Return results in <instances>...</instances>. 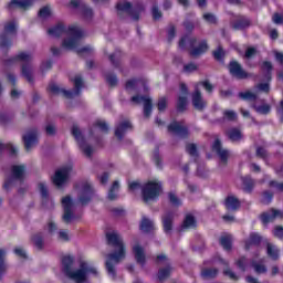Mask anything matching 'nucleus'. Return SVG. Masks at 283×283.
<instances>
[{
    "label": "nucleus",
    "instance_id": "6ab92c4d",
    "mask_svg": "<svg viewBox=\"0 0 283 283\" xmlns=\"http://www.w3.org/2000/svg\"><path fill=\"white\" fill-rule=\"evenodd\" d=\"M259 218L262 224H269L273 222L275 218H283V213L282 211L272 208L270 211L262 212Z\"/></svg>",
    "mask_w": 283,
    "mask_h": 283
},
{
    "label": "nucleus",
    "instance_id": "423d86ee",
    "mask_svg": "<svg viewBox=\"0 0 283 283\" xmlns=\"http://www.w3.org/2000/svg\"><path fill=\"white\" fill-rule=\"evenodd\" d=\"M163 192V184L160 181L150 180L142 187V198L145 202H151L160 198Z\"/></svg>",
    "mask_w": 283,
    "mask_h": 283
},
{
    "label": "nucleus",
    "instance_id": "a878e982",
    "mask_svg": "<svg viewBox=\"0 0 283 283\" xmlns=\"http://www.w3.org/2000/svg\"><path fill=\"white\" fill-rule=\"evenodd\" d=\"M34 0H11L8 3V10H12L13 8H20L21 10H28V8L32 7Z\"/></svg>",
    "mask_w": 283,
    "mask_h": 283
},
{
    "label": "nucleus",
    "instance_id": "a211bd4d",
    "mask_svg": "<svg viewBox=\"0 0 283 283\" xmlns=\"http://www.w3.org/2000/svg\"><path fill=\"white\" fill-rule=\"evenodd\" d=\"M192 98V105L195 109H198V112H202L205 107H207V102L202 98V92H200V88L198 85L195 87V92L191 94Z\"/></svg>",
    "mask_w": 283,
    "mask_h": 283
},
{
    "label": "nucleus",
    "instance_id": "393cba45",
    "mask_svg": "<svg viewBox=\"0 0 283 283\" xmlns=\"http://www.w3.org/2000/svg\"><path fill=\"white\" fill-rule=\"evenodd\" d=\"M133 253L135 255V260L137 264H140V266H145V264H147V256L145 255V249H143L140 244H136L133 247Z\"/></svg>",
    "mask_w": 283,
    "mask_h": 283
},
{
    "label": "nucleus",
    "instance_id": "c85d7f7f",
    "mask_svg": "<svg viewBox=\"0 0 283 283\" xmlns=\"http://www.w3.org/2000/svg\"><path fill=\"white\" fill-rule=\"evenodd\" d=\"M262 244V237L255 232L250 233L249 239L245 240V251L252 247H260Z\"/></svg>",
    "mask_w": 283,
    "mask_h": 283
},
{
    "label": "nucleus",
    "instance_id": "79ce46f5",
    "mask_svg": "<svg viewBox=\"0 0 283 283\" xmlns=\"http://www.w3.org/2000/svg\"><path fill=\"white\" fill-rule=\"evenodd\" d=\"M120 56H122L120 51H115L113 54L108 56L113 67H116V69L120 67Z\"/></svg>",
    "mask_w": 283,
    "mask_h": 283
},
{
    "label": "nucleus",
    "instance_id": "c9c22d12",
    "mask_svg": "<svg viewBox=\"0 0 283 283\" xmlns=\"http://www.w3.org/2000/svg\"><path fill=\"white\" fill-rule=\"evenodd\" d=\"M118 189H120V184H118V180H115L109 190H108V195H107V198L108 200H116V198H118V196L116 193H118Z\"/></svg>",
    "mask_w": 283,
    "mask_h": 283
},
{
    "label": "nucleus",
    "instance_id": "7c9ffc66",
    "mask_svg": "<svg viewBox=\"0 0 283 283\" xmlns=\"http://www.w3.org/2000/svg\"><path fill=\"white\" fill-rule=\"evenodd\" d=\"M218 273H220L218 268H205L201 270V277L203 280H216Z\"/></svg>",
    "mask_w": 283,
    "mask_h": 283
},
{
    "label": "nucleus",
    "instance_id": "052dcab7",
    "mask_svg": "<svg viewBox=\"0 0 283 283\" xmlns=\"http://www.w3.org/2000/svg\"><path fill=\"white\" fill-rule=\"evenodd\" d=\"M256 157L262 158V160H266L269 154L266 153V149H264V147L259 146L256 147Z\"/></svg>",
    "mask_w": 283,
    "mask_h": 283
},
{
    "label": "nucleus",
    "instance_id": "09e8293b",
    "mask_svg": "<svg viewBox=\"0 0 283 283\" xmlns=\"http://www.w3.org/2000/svg\"><path fill=\"white\" fill-rule=\"evenodd\" d=\"M239 98H241V101H258V95L250 91L240 92Z\"/></svg>",
    "mask_w": 283,
    "mask_h": 283
},
{
    "label": "nucleus",
    "instance_id": "58836bf2",
    "mask_svg": "<svg viewBox=\"0 0 283 283\" xmlns=\"http://www.w3.org/2000/svg\"><path fill=\"white\" fill-rule=\"evenodd\" d=\"M169 275H171V266L161 268L158 270L157 279L159 282H165Z\"/></svg>",
    "mask_w": 283,
    "mask_h": 283
},
{
    "label": "nucleus",
    "instance_id": "7ed1b4c3",
    "mask_svg": "<svg viewBox=\"0 0 283 283\" xmlns=\"http://www.w3.org/2000/svg\"><path fill=\"white\" fill-rule=\"evenodd\" d=\"M62 271L69 277V280H73L76 283H85L87 282V276L85 274V262L80 264V269L72 270L74 266V256L65 255L62 258Z\"/></svg>",
    "mask_w": 283,
    "mask_h": 283
},
{
    "label": "nucleus",
    "instance_id": "680f3d73",
    "mask_svg": "<svg viewBox=\"0 0 283 283\" xmlns=\"http://www.w3.org/2000/svg\"><path fill=\"white\" fill-rule=\"evenodd\" d=\"M50 14H52V12L50 11V7H43L42 9H40L38 17H40V19H48Z\"/></svg>",
    "mask_w": 283,
    "mask_h": 283
},
{
    "label": "nucleus",
    "instance_id": "69168bd1",
    "mask_svg": "<svg viewBox=\"0 0 283 283\" xmlns=\"http://www.w3.org/2000/svg\"><path fill=\"white\" fill-rule=\"evenodd\" d=\"M255 54H258V49H255L253 46H249L245 50L244 59H253V56H255Z\"/></svg>",
    "mask_w": 283,
    "mask_h": 283
},
{
    "label": "nucleus",
    "instance_id": "72a5a7b5",
    "mask_svg": "<svg viewBox=\"0 0 283 283\" xmlns=\"http://www.w3.org/2000/svg\"><path fill=\"white\" fill-rule=\"evenodd\" d=\"M266 253L271 260H280V249L271 243H266Z\"/></svg>",
    "mask_w": 283,
    "mask_h": 283
},
{
    "label": "nucleus",
    "instance_id": "0e129e2a",
    "mask_svg": "<svg viewBox=\"0 0 283 283\" xmlns=\"http://www.w3.org/2000/svg\"><path fill=\"white\" fill-rule=\"evenodd\" d=\"M12 120V115L0 113V125H8Z\"/></svg>",
    "mask_w": 283,
    "mask_h": 283
},
{
    "label": "nucleus",
    "instance_id": "412c9836",
    "mask_svg": "<svg viewBox=\"0 0 283 283\" xmlns=\"http://www.w3.org/2000/svg\"><path fill=\"white\" fill-rule=\"evenodd\" d=\"M168 132L171 134H177L180 138H188L189 137V128L187 126L180 125L178 122H172L168 125Z\"/></svg>",
    "mask_w": 283,
    "mask_h": 283
},
{
    "label": "nucleus",
    "instance_id": "f704fd0d",
    "mask_svg": "<svg viewBox=\"0 0 283 283\" xmlns=\"http://www.w3.org/2000/svg\"><path fill=\"white\" fill-rule=\"evenodd\" d=\"M185 229H196V217H193L192 214H187L185 217L181 224V231H185Z\"/></svg>",
    "mask_w": 283,
    "mask_h": 283
},
{
    "label": "nucleus",
    "instance_id": "37998d69",
    "mask_svg": "<svg viewBox=\"0 0 283 283\" xmlns=\"http://www.w3.org/2000/svg\"><path fill=\"white\" fill-rule=\"evenodd\" d=\"M176 108L180 114H182V112H187V96L178 97Z\"/></svg>",
    "mask_w": 283,
    "mask_h": 283
},
{
    "label": "nucleus",
    "instance_id": "473e14b6",
    "mask_svg": "<svg viewBox=\"0 0 283 283\" xmlns=\"http://www.w3.org/2000/svg\"><path fill=\"white\" fill-rule=\"evenodd\" d=\"M219 244H221L224 251H231L233 249V237L231 234L221 235Z\"/></svg>",
    "mask_w": 283,
    "mask_h": 283
},
{
    "label": "nucleus",
    "instance_id": "6e6d98bb",
    "mask_svg": "<svg viewBox=\"0 0 283 283\" xmlns=\"http://www.w3.org/2000/svg\"><path fill=\"white\" fill-rule=\"evenodd\" d=\"M247 264H249V261L247 260V256H241L235 261V265L240 271H247Z\"/></svg>",
    "mask_w": 283,
    "mask_h": 283
},
{
    "label": "nucleus",
    "instance_id": "f257e3e1",
    "mask_svg": "<svg viewBox=\"0 0 283 283\" xmlns=\"http://www.w3.org/2000/svg\"><path fill=\"white\" fill-rule=\"evenodd\" d=\"M106 242L109 247H115L118 249L117 252L107 254L105 262L106 273L108 277H111L112 280H116V264H120V261L125 260L126 255L125 243H123V240H120V237H118L116 232H107Z\"/></svg>",
    "mask_w": 283,
    "mask_h": 283
},
{
    "label": "nucleus",
    "instance_id": "de8ad7c7",
    "mask_svg": "<svg viewBox=\"0 0 283 283\" xmlns=\"http://www.w3.org/2000/svg\"><path fill=\"white\" fill-rule=\"evenodd\" d=\"M3 151H9L10 156H17V148L12 144L0 143V154Z\"/></svg>",
    "mask_w": 283,
    "mask_h": 283
},
{
    "label": "nucleus",
    "instance_id": "4d7b16f0",
    "mask_svg": "<svg viewBox=\"0 0 283 283\" xmlns=\"http://www.w3.org/2000/svg\"><path fill=\"white\" fill-rule=\"evenodd\" d=\"M168 200L172 207H180L181 205L180 199L174 192L168 193Z\"/></svg>",
    "mask_w": 283,
    "mask_h": 283
},
{
    "label": "nucleus",
    "instance_id": "f8f14e48",
    "mask_svg": "<svg viewBox=\"0 0 283 283\" xmlns=\"http://www.w3.org/2000/svg\"><path fill=\"white\" fill-rule=\"evenodd\" d=\"M132 102L136 103L137 105H140V103H144L145 118H149V116H151V111L154 109V104L151 102V98L145 95H135L132 97Z\"/></svg>",
    "mask_w": 283,
    "mask_h": 283
},
{
    "label": "nucleus",
    "instance_id": "4468645a",
    "mask_svg": "<svg viewBox=\"0 0 283 283\" xmlns=\"http://www.w3.org/2000/svg\"><path fill=\"white\" fill-rule=\"evenodd\" d=\"M22 140L24 144L25 151H30L34 147V145L39 144V136L36 128H33L28 134L22 136Z\"/></svg>",
    "mask_w": 283,
    "mask_h": 283
},
{
    "label": "nucleus",
    "instance_id": "aec40b11",
    "mask_svg": "<svg viewBox=\"0 0 283 283\" xmlns=\"http://www.w3.org/2000/svg\"><path fill=\"white\" fill-rule=\"evenodd\" d=\"M251 20L247 15H235V21L231 22L232 30H247L251 28Z\"/></svg>",
    "mask_w": 283,
    "mask_h": 283
},
{
    "label": "nucleus",
    "instance_id": "864d4df0",
    "mask_svg": "<svg viewBox=\"0 0 283 283\" xmlns=\"http://www.w3.org/2000/svg\"><path fill=\"white\" fill-rule=\"evenodd\" d=\"M212 56L216 61L222 63L224 61V49H222V46H218V49L212 52Z\"/></svg>",
    "mask_w": 283,
    "mask_h": 283
},
{
    "label": "nucleus",
    "instance_id": "4c0bfd02",
    "mask_svg": "<svg viewBox=\"0 0 283 283\" xmlns=\"http://www.w3.org/2000/svg\"><path fill=\"white\" fill-rule=\"evenodd\" d=\"M139 228L142 231H144V233H151V231H154V222H151L147 218H144L140 222Z\"/></svg>",
    "mask_w": 283,
    "mask_h": 283
},
{
    "label": "nucleus",
    "instance_id": "2eb2a0df",
    "mask_svg": "<svg viewBox=\"0 0 283 283\" xmlns=\"http://www.w3.org/2000/svg\"><path fill=\"white\" fill-rule=\"evenodd\" d=\"M211 149L212 151L217 153V156L220 158L223 165H227V163H229V150L222 148V142L220 140V138L214 139Z\"/></svg>",
    "mask_w": 283,
    "mask_h": 283
},
{
    "label": "nucleus",
    "instance_id": "338daca9",
    "mask_svg": "<svg viewBox=\"0 0 283 283\" xmlns=\"http://www.w3.org/2000/svg\"><path fill=\"white\" fill-rule=\"evenodd\" d=\"M269 187L277 189V191L283 193V182H277V180H270Z\"/></svg>",
    "mask_w": 283,
    "mask_h": 283
},
{
    "label": "nucleus",
    "instance_id": "2f4dec72",
    "mask_svg": "<svg viewBox=\"0 0 283 283\" xmlns=\"http://www.w3.org/2000/svg\"><path fill=\"white\" fill-rule=\"evenodd\" d=\"M209 50V44H207V40H203L199 43L198 46H195L189 52L190 56H200V54H205Z\"/></svg>",
    "mask_w": 283,
    "mask_h": 283
},
{
    "label": "nucleus",
    "instance_id": "8fccbe9b",
    "mask_svg": "<svg viewBox=\"0 0 283 283\" xmlns=\"http://www.w3.org/2000/svg\"><path fill=\"white\" fill-rule=\"evenodd\" d=\"M223 119L233 123L238 120V113H235V111L226 109L223 111Z\"/></svg>",
    "mask_w": 283,
    "mask_h": 283
},
{
    "label": "nucleus",
    "instance_id": "c756f323",
    "mask_svg": "<svg viewBox=\"0 0 283 283\" xmlns=\"http://www.w3.org/2000/svg\"><path fill=\"white\" fill-rule=\"evenodd\" d=\"M241 182L245 193H253V189H255V179H252L251 176H245L241 178Z\"/></svg>",
    "mask_w": 283,
    "mask_h": 283
},
{
    "label": "nucleus",
    "instance_id": "ddd939ff",
    "mask_svg": "<svg viewBox=\"0 0 283 283\" xmlns=\"http://www.w3.org/2000/svg\"><path fill=\"white\" fill-rule=\"evenodd\" d=\"M92 198H94V188H92V185L90 184H84L77 198L78 202L82 205V207H85L92 202Z\"/></svg>",
    "mask_w": 283,
    "mask_h": 283
},
{
    "label": "nucleus",
    "instance_id": "f3484780",
    "mask_svg": "<svg viewBox=\"0 0 283 283\" xmlns=\"http://www.w3.org/2000/svg\"><path fill=\"white\" fill-rule=\"evenodd\" d=\"M71 8H78L83 19H92L94 17V10L87 7V4L83 3L81 0H71L70 1Z\"/></svg>",
    "mask_w": 283,
    "mask_h": 283
},
{
    "label": "nucleus",
    "instance_id": "4be33fe9",
    "mask_svg": "<svg viewBox=\"0 0 283 283\" xmlns=\"http://www.w3.org/2000/svg\"><path fill=\"white\" fill-rule=\"evenodd\" d=\"M72 197L66 196L62 199V206L64 207V214H63V220L66 223L72 222L73 213H72Z\"/></svg>",
    "mask_w": 283,
    "mask_h": 283
},
{
    "label": "nucleus",
    "instance_id": "5701e85b",
    "mask_svg": "<svg viewBox=\"0 0 283 283\" xmlns=\"http://www.w3.org/2000/svg\"><path fill=\"white\" fill-rule=\"evenodd\" d=\"M174 218H175V214L172 211H168L161 217L163 229H164V232L167 234L174 231Z\"/></svg>",
    "mask_w": 283,
    "mask_h": 283
},
{
    "label": "nucleus",
    "instance_id": "bb28decb",
    "mask_svg": "<svg viewBox=\"0 0 283 283\" xmlns=\"http://www.w3.org/2000/svg\"><path fill=\"white\" fill-rule=\"evenodd\" d=\"M45 234L43 232H36L32 234L31 242L38 249V251H43V247H45Z\"/></svg>",
    "mask_w": 283,
    "mask_h": 283
},
{
    "label": "nucleus",
    "instance_id": "13d9d810",
    "mask_svg": "<svg viewBox=\"0 0 283 283\" xmlns=\"http://www.w3.org/2000/svg\"><path fill=\"white\" fill-rule=\"evenodd\" d=\"M39 189H40V193H41V197L43 198V200H48V198H50V192L48 191V186H45V184H43V182H40Z\"/></svg>",
    "mask_w": 283,
    "mask_h": 283
},
{
    "label": "nucleus",
    "instance_id": "ea45409f",
    "mask_svg": "<svg viewBox=\"0 0 283 283\" xmlns=\"http://www.w3.org/2000/svg\"><path fill=\"white\" fill-rule=\"evenodd\" d=\"M253 109L256 114H261L262 116H266L271 114V105L262 104V105H253Z\"/></svg>",
    "mask_w": 283,
    "mask_h": 283
},
{
    "label": "nucleus",
    "instance_id": "b1692460",
    "mask_svg": "<svg viewBox=\"0 0 283 283\" xmlns=\"http://www.w3.org/2000/svg\"><path fill=\"white\" fill-rule=\"evenodd\" d=\"M132 128L133 126L130 120H124L119 123L115 128L116 138H118V140H123V138H125V134H127V130Z\"/></svg>",
    "mask_w": 283,
    "mask_h": 283
},
{
    "label": "nucleus",
    "instance_id": "9d476101",
    "mask_svg": "<svg viewBox=\"0 0 283 283\" xmlns=\"http://www.w3.org/2000/svg\"><path fill=\"white\" fill-rule=\"evenodd\" d=\"M11 172H12V178L6 179L3 184V189L8 190L12 185L14 184V180H20V182H23L25 179V166L20 165V166H12L11 167Z\"/></svg>",
    "mask_w": 283,
    "mask_h": 283
},
{
    "label": "nucleus",
    "instance_id": "6e6552de",
    "mask_svg": "<svg viewBox=\"0 0 283 283\" xmlns=\"http://www.w3.org/2000/svg\"><path fill=\"white\" fill-rule=\"evenodd\" d=\"M72 136L75 138L84 156H86V158H92L94 148L91 145H87V142H85V137L83 136V133H81V129H78V126L74 125L72 127Z\"/></svg>",
    "mask_w": 283,
    "mask_h": 283
},
{
    "label": "nucleus",
    "instance_id": "c03bdc74",
    "mask_svg": "<svg viewBox=\"0 0 283 283\" xmlns=\"http://www.w3.org/2000/svg\"><path fill=\"white\" fill-rule=\"evenodd\" d=\"M273 202V192L264 190L261 195V205H271Z\"/></svg>",
    "mask_w": 283,
    "mask_h": 283
},
{
    "label": "nucleus",
    "instance_id": "cd10ccee",
    "mask_svg": "<svg viewBox=\"0 0 283 283\" xmlns=\"http://www.w3.org/2000/svg\"><path fill=\"white\" fill-rule=\"evenodd\" d=\"M224 207L228 211H238L241 207L240 199L233 196H228L224 200Z\"/></svg>",
    "mask_w": 283,
    "mask_h": 283
},
{
    "label": "nucleus",
    "instance_id": "49530a36",
    "mask_svg": "<svg viewBox=\"0 0 283 283\" xmlns=\"http://www.w3.org/2000/svg\"><path fill=\"white\" fill-rule=\"evenodd\" d=\"M262 70L264 71V72H266L265 73V78H266V81H271V74H272V72H273V64L271 63V62H269V61H264L263 63H262Z\"/></svg>",
    "mask_w": 283,
    "mask_h": 283
},
{
    "label": "nucleus",
    "instance_id": "9b49d317",
    "mask_svg": "<svg viewBox=\"0 0 283 283\" xmlns=\"http://www.w3.org/2000/svg\"><path fill=\"white\" fill-rule=\"evenodd\" d=\"M8 34H17V24L12 21L4 24V32L0 34V48L2 50L12 46V39Z\"/></svg>",
    "mask_w": 283,
    "mask_h": 283
},
{
    "label": "nucleus",
    "instance_id": "f03ea898",
    "mask_svg": "<svg viewBox=\"0 0 283 283\" xmlns=\"http://www.w3.org/2000/svg\"><path fill=\"white\" fill-rule=\"evenodd\" d=\"M48 34H50V36H56V39L63 36V34L71 36L62 41V48L65 50H76V48H78V41L83 39V31H81L78 27L70 25L65 28L63 22H59L55 27L49 29Z\"/></svg>",
    "mask_w": 283,
    "mask_h": 283
},
{
    "label": "nucleus",
    "instance_id": "20e7f679",
    "mask_svg": "<svg viewBox=\"0 0 283 283\" xmlns=\"http://www.w3.org/2000/svg\"><path fill=\"white\" fill-rule=\"evenodd\" d=\"M22 62V76L29 82L34 83V77L32 76V67L30 63L32 62V54L27 52H20L15 56L4 60V65H14V63Z\"/></svg>",
    "mask_w": 283,
    "mask_h": 283
},
{
    "label": "nucleus",
    "instance_id": "1a4fd4ad",
    "mask_svg": "<svg viewBox=\"0 0 283 283\" xmlns=\"http://www.w3.org/2000/svg\"><path fill=\"white\" fill-rule=\"evenodd\" d=\"M229 74L232 75L233 78H237L238 81H244L247 78H251V75L249 72H247L240 62L232 60L228 64Z\"/></svg>",
    "mask_w": 283,
    "mask_h": 283
},
{
    "label": "nucleus",
    "instance_id": "5fc2aeb1",
    "mask_svg": "<svg viewBox=\"0 0 283 283\" xmlns=\"http://www.w3.org/2000/svg\"><path fill=\"white\" fill-rule=\"evenodd\" d=\"M202 19L206 23H210V25H217L218 23V18L213 13H203Z\"/></svg>",
    "mask_w": 283,
    "mask_h": 283
},
{
    "label": "nucleus",
    "instance_id": "a18cd8bd",
    "mask_svg": "<svg viewBox=\"0 0 283 283\" xmlns=\"http://www.w3.org/2000/svg\"><path fill=\"white\" fill-rule=\"evenodd\" d=\"M105 81L109 87H116L118 85V77L114 73H106Z\"/></svg>",
    "mask_w": 283,
    "mask_h": 283
},
{
    "label": "nucleus",
    "instance_id": "dca6fc26",
    "mask_svg": "<svg viewBox=\"0 0 283 283\" xmlns=\"http://www.w3.org/2000/svg\"><path fill=\"white\" fill-rule=\"evenodd\" d=\"M70 171H72L71 167H63L60 170L55 171L53 185H55L56 187L65 185L67 178H70Z\"/></svg>",
    "mask_w": 283,
    "mask_h": 283
},
{
    "label": "nucleus",
    "instance_id": "39448f33",
    "mask_svg": "<svg viewBox=\"0 0 283 283\" xmlns=\"http://www.w3.org/2000/svg\"><path fill=\"white\" fill-rule=\"evenodd\" d=\"M117 10V17L119 19H125L123 13L125 12L128 14V17H132L133 21H139L140 20V13L145 11V6L143 2H137L135 4H132V2H118L116 4Z\"/></svg>",
    "mask_w": 283,
    "mask_h": 283
},
{
    "label": "nucleus",
    "instance_id": "774afa93",
    "mask_svg": "<svg viewBox=\"0 0 283 283\" xmlns=\"http://www.w3.org/2000/svg\"><path fill=\"white\" fill-rule=\"evenodd\" d=\"M273 235H274V238H277L279 240H283V227L282 226H276L274 228Z\"/></svg>",
    "mask_w": 283,
    "mask_h": 283
},
{
    "label": "nucleus",
    "instance_id": "3c124183",
    "mask_svg": "<svg viewBox=\"0 0 283 283\" xmlns=\"http://www.w3.org/2000/svg\"><path fill=\"white\" fill-rule=\"evenodd\" d=\"M153 160L158 169H163V158H160V148L157 147L153 155Z\"/></svg>",
    "mask_w": 283,
    "mask_h": 283
},
{
    "label": "nucleus",
    "instance_id": "a19ab883",
    "mask_svg": "<svg viewBox=\"0 0 283 283\" xmlns=\"http://www.w3.org/2000/svg\"><path fill=\"white\" fill-rule=\"evenodd\" d=\"M186 151L187 154H189V156L195 158V163H198V158L200 155L198 154V146H196V144H187Z\"/></svg>",
    "mask_w": 283,
    "mask_h": 283
},
{
    "label": "nucleus",
    "instance_id": "bf43d9fd",
    "mask_svg": "<svg viewBox=\"0 0 283 283\" xmlns=\"http://www.w3.org/2000/svg\"><path fill=\"white\" fill-rule=\"evenodd\" d=\"M158 112H165L167 109V97H159L157 102Z\"/></svg>",
    "mask_w": 283,
    "mask_h": 283
},
{
    "label": "nucleus",
    "instance_id": "603ef678",
    "mask_svg": "<svg viewBox=\"0 0 283 283\" xmlns=\"http://www.w3.org/2000/svg\"><path fill=\"white\" fill-rule=\"evenodd\" d=\"M184 74H193V72H198V64L190 62L184 65L182 69Z\"/></svg>",
    "mask_w": 283,
    "mask_h": 283
},
{
    "label": "nucleus",
    "instance_id": "0eeeda50",
    "mask_svg": "<svg viewBox=\"0 0 283 283\" xmlns=\"http://www.w3.org/2000/svg\"><path fill=\"white\" fill-rule=\"evenodd\" d=\"M74 83V91H67L59 87L56 84H50L48 87V92L51 94H63L65 98H73L75 96L81 95V91L83 90V78L81 76H75L71 80Z\"/></svg>",
    "mask_w": 283,
    "mask_h": 283
},
{
    "label": "nucleus",
    "instance_id": "e2e57ef3",
    "mask_svg": "<svg viewBox=\"0 0 283 283\" xmlns=\"http://www.w3.org/2000/svg\"><path fill=\"white\" fill-rule=\"evenodd\" d=\"M252 266H253L255 273H259V274L266 273V265H264V264L253 262Z\"/></svg>",
    "mask_w": 283,
    "mask_h": 283
},
{
    "label": "nucleus",
    "instance_id": "e433bc0d",
    "mask_svg": "<svg viewBox=\"0 0 283 283\" xmlns=\"http://www.w3.org/2000/svg\"><path fill=\"white\" fill-rule=\"evenodd\" d=\"M228 138L231 143H238L239 140H242V132H240L239 128H231L228 132Z\"/></svg>",
    "mask_w": 283,
    "mask_h": 283
}]
</instances>
